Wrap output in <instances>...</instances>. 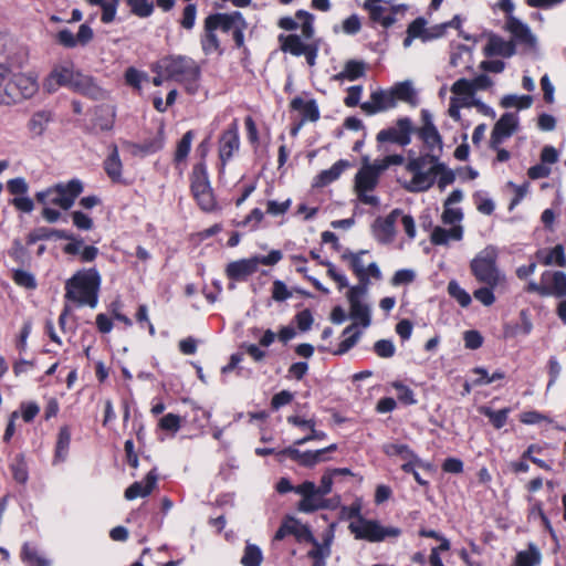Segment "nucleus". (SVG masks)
I'll use <instances>...</instances> for the list:
<instances>
[{
	"label": "nucleus",
	"instance_id": "obj_43",
	"mask_svg": "<svg viewBox=\"0 0 566 566\" xmlns=\"http://www.w3.org/2000/svg\"><path fill=\"white\" fill-rule=\"evenodd\" d=\"M92 6H99L103 9L102 22L111 23L114 21L119 0H86Z\"/></svg>",
	"mask_w": 566,
	"mask_h": 566
},
{
	"label": "nucleus",
	"instance_id": "obj_51",
	"mask_svg": "<svg viewBox=\"0 0 566 566\" xmlns=\"http://www.w3.org/2000/svg\"><path fill=\"white\" fill-rule=\"evenodd\" d=\"M130 11L140 18L149 17L154 11V3L151 0H126Z\"/></svg>",
	"mask_w": 566,
	"mask_h": 566
},
{
	"label": "nucleus",
	"instance_id": "obj_6",
	"mask_svg": "<svg viewBox=\"0 0 566 566\" xmlns=\"http://www.w3.org/2000/svg\"><path fill=\"white\" fill-rule=\"evenodd\" d=\"M83 191V184L78 179H71L67 182H59L35 195L36 200L42 205H54L63 210H69L76 198Z\"/></svg>",
	"mask_w": 566,
	"mask_h": 566
},
{
	"label": "nucleus",
	"instance_id": "obj_16",
	"mask_svg": "<svg viewBox=\"0 0 566 566\" xmlns=\"http://www.w3.org/2000/svg\"><path fill=\"white\" fill-rule=\"evenodd\" d=\"M377 185L378 178L376 177V174L370 167H365L363 165L355 177V191L359 201L364 205L377 206L379 203V199L369 193Z\"/></svg>",
	"mask_w": 566,
	"mask_h": 566
},
{
	"label": "nucleus",
	"instance_id": "obj_40",
	"mask_svg": "<svg viewBox=\"0 0 566 566\" xmlns=\"http://www.w3.org/2000/svg\"><path fill=\"white\" fill-rule=\"evenodd\" d=\"M343 336L345 338L339 343L335 355H343L354 347L360 337V332L356 331V324H352L344 329Z\"/></svg>",
	"mask_w": 566,
	"mask_h": 566
},
{
	"label": "nucleus",
	"instance_id": "obj_64",
	"mask_svg": "<svg viewBox=\"0 0 566 566\" xmlns=\"http://www.w3.org/2000/svg\"><path fill=\"white\" fill-rule=\"evenodd\" d=\"M292 203L291 199H286L285 201L279 202L275 200H269L266 202V212L271 216L277 217L287 212Z\"/></svg>",
	"mask_w": 566,
	"mask_h": 566
},
{
	"label": "nucleus",
	"instance_id": "obj_14",
	"mask_svg": "<svg viewBox=\"0 0 566 566\" xmlns=\"http://www.w3.org/2000/svg\"><path fill=\"white\" fill-rule=\"evenodd\" d=\"M240 149L239 125L233 120L219 137L218 155L220 159V174L226 170V165L234 157Z\"/></svg>",
	"mask_w": 566,
	"mask_h": 566
},
{
	"label": "nucleus",
	"instance_id": "obj_11",
	"mask_svg": "<svg viewBox=\"0 0 566 566\" xmlns=\"http://www.w3.org/2000/svg\"><path fill=\"white\" fill-rule=\"evenodd\" d=\"M206 27L209 29H221L223 32H232L237 46H242L244 42V30L247 22L241 12L216 13L206 18Z\"/></svg>",
	"mask_w": 566,
	"mask_h": 566
},
{
	"label": "nucleus",
	"instance_id": "obj_59",
	"mask_svg": "<svg viewBox=\"0 0 566 566\" xmlns=\"http://www.w3.org/2000/svg\"><path fill=\"white\" fill-rule=\"evenodd\" d=\"M181 418L175 413H167L159 420V428L176 433L180 429Z\"/></svg>",
	"mask_w": 566,
	"mask_h": 566
},
{
	"label": "nucleus",
	"instance_id": "obj_25",
	"mask_svg": "<svg viewBox=\"0 0 566 566\" xmlns=\"http://www.w3.org/2000/svg\"><path fill=\"white\" fill-rule=\"evenodd\" d=\"M258 260L255 256L233 261L227 265L226 273L232 280H244L255 273Z\"/></svg>",
	"mask_w": 566,
	"mask_h": 566
},
{
	"label": "nucleus",
	"instance_id": "obj_61",
	"mask_svg": "<svg viewBox=\"0 0 566 566\" xmlns=\"http://www.w3.org/2000/svg\"><path fill=\"white\" fill-rule=\"evenodd\" d=\"M374 350L381 358H390L396 353V347L390 339H380L374 344Z\"/></svg>",
	"mask_w": 566,
	"mask_h": 566
},
{
	"label": "nucleus",
	"instance_id": "obj_1",
	"mask_svg": "<svg viewBox=\"0 0 566 566\" xmlns=\"http://www.w3.org/2000/svg\"><path fill=\"white\" fill-rule=\"evenodd\" d=\"M497 8L504 13L503 31L510 35V40L497 36V56L511 57L518 51L526 53L537 46L536 35L528 24L514 15L515 6L512 0H500Z\"/></svg>",
	"mask_w": 566,
	"mask_h": 566
},
{
	"label": "nucleus",
	"instance_id": "obj_3",
	"mask_svg": "<svg viewBox=\"0 0 566 566\" xmlns=\"http://www.w3.org/2000/svg\"><path fill=\"white\" fill-rule=\"evenodd\" d=\"M153 71L165 73L166 78L182 84L190 94H196L199 88L200 67L197 62L188 56L170 55L159 60Z\"/></svg>",
	"mask_w": 566,
	"mask_h": 566
},
{
	"label": "nucleus",
	"instance_id": "obj_4",
	"mask_svg": "<svg viewBox=\"0 0 566 566\" xmlns=\"http://www.w3.org/2000/svg\"><path fill=\"white\" fill-rule=\"evenodd\" d=\"M101 276L96 269L76 272L65 284V297L94 308L98 302Z\"/></svg>",
	"mask_w": 566,
	"mask_h": 566
},
{
	"label": "nucleus",
	"instance_id": "obj_50",
	"mask_svg": "<svg viewBox=\"0 0 566 566\" xmlns=\"http://www.w3.org/2000/svg\"><path fill=\"white\" fill-rule=\"evenodd\" d=\"M541 560V554L536 547L531 546L516 555L515 566H535Z\"/></svg>",
	"mask_w": 566,
	"mask_h": 566
},
{
	"label": "nucleus",
	"instance_id": "obj_46",
	"mask_svg": "<svg viewBox=\"0 0 566 566\" xmlns=\"http://www.w3.org/2000/svg\"><path fill=\"white\" fill-rule=\"evenodd\" d=\"M532 102H533V98L530 95L517 96V95L510 94V95L503 96L501 98L500 104L504 108L516 107L517 109H526V108L531 107Z\"/></svg>",
	"mask_w": 566,
	"mask_h": 566
},
{
	"label": "nucleus",
	"instance_id": "obj_5",
	"mask_svg": "<svg viewBox=\"0 0 566 566\" xmlns=\"http://www.w3.org/2000/svg\"><path fill=\"white\" fill-rule=\"evenodd\" d=\"M442 168V163L436 156H419L410 159L406 165V170L410 174V179L403 182L405 189L411 192L426 191L432 187Z\"/></svg>",
	"mask_w": 566,
	"mask_h": 566
},
{
	"label": "nucleus",
	"instance_id": "obj_2",
	"mask_svg": "<svg viewBox=\"0 0 566 566\" xmlns=\"http://www.w3.org/2000/svg\"><path fill=\"white\" fill-rule=\"evenodd\" d=\"M39 91L38 75L32 72L14 73L0 65V105L12 106L32 98Z\"/></svg>",
	"mask_w": 566,
	"mask_h": 566
},
{
	"label": "nucleus",
	"instance_id": "obj_47",
	"mask_svg": "<svg viewBox=\"0 0 566 566\" xmlns=\"http://www.w3.org/2000/svg\"><path fill=\"white\" fill-rule=\"evenodd\" d=\"M463 212L460 208H453L448 205H443V212L441 214V221L444 226L454 227L462 226Z\"/></svg>",
	"mask_w": 566,
	"mask_h": 566
},
{
	"label": "nucleus",
	"instance_id": "obj_36",
	"mask_svg": "<svg viewBox=\"0 0 566 566\" xmlns=\"http://www.w3.org/2000/svg\"><path fill=\"white\" fill-rule=\"evenodd\" d=\"M365 74V63L356 60H349L345 63L344 69L334 75L335 81H355Z\"/></svg>",
	"mask_w": 566,
	"mask_h": 566
},
{
	"label": "nucleus",
	"instance_id": "obj_29",
	"mask_svg": "<svg viewBox=\"0 0 566 566\" xmlns=\"http://www.w3.org/2000/svg\"><path fill=\"white\" fill-rule=\"evenodd\" d=\"M517 112H506L497 119V143L502 138L511 137L518 128Z\"/></svg>",
	"mask_w": 566,
	"mask_h": 566
},
{
	"label": "nucleus",
	"instance_id": "obj_21",
	"mask_svg": "<svg viewBox=\"0 0 566 566\" xmlns=\"http://www.w3.org/2000/svg\"><path fill=\"white\" fill-rule=\"evenodd\" d=\"M70 88L80 94L98 99L103 97L102 88L95 83L92 76L75 70Z\"/></svg>",
	"mask_w": 566,
	"mask_h": 566
},
{
	"label": "nucleus",
	"instance_id": "obj_33",
	"mask_svg": "<svg viewBox=\"0 0 566 566\" xmlns=\"http://www.w3.org/2000/svg\"><path fill=\"white\" fill-rule=\"evenodd\" d=\"M279 41L281 43V50L283 52H289L294 56L303 55L305 50L310 46V44L302 41L301 36L297 34L290 35H280Z\"/></svg>",
	"mask_w": 566,
	"mask_h": 566
},
{
	"label": "nucleus",
	"instance_id": "obj_26",
	"mask_svg": "<svg viewBox=\"0 0 566 566\" xmlns=\"http://www.w3.org/2000/svg\"><path fill=\"white\" fill-rule=\"evenodd\" d=\"M310 528L294 517L284 520L274 535L275 541H282L287 535H295L297 538H307Z\"/></svg>",
	"mask_w": 566,
	"mask_h": 566
},
{
	"label": "nucleus",
	"instance_id": "obj_37",
	"mask_svg": "<svg viewBox=\"0 0 566 566\" xmlns=\"http://www.w3.org/2000/svg\"><path fill=\"white\" fill-rule=\"evenodd\" d=\"M52 119V114L49 111L35 112L28 122V129L33 136H41L48 124Z\"/></svg>",
	"mask_w": 566,
	"mask_h": 566
},
{
	"label": "nucleus",
	"instance_id": "obj_35",
	"mask_svg": "<svg viewBox=\"0 0 566 566\" xmlns=\"http://www.w3.org/2000/svg\"><path fill=\"white\" fill-rule=\"evenodd\" d=\"M336 450H337V444L332 443L326 448L318 449L315 451H303L300 465L305 467V468H313L317 463L327 461V458L325 457V454L328 452H334Z\"/></svg>",
	"mask_w": 566,
	"mask_h": 566
},
{
	"label": "nucleus",
	"instance_id": "obj_22",
	"mask_svg": "<svg viewBox=\"0 0 566 566\" xmlns=\"http://www.w3.org/2000/svg\"><path fill=\"white\" fill-rule=\"evenodd\" d=\"M158 475L155 470L147 473L143 481L134 482L129 485L124 493V496L128 501H133L137 497L148 496L154 489L157 486Z\"/></svg>",
	"mask_w": 566,
	"mask_h": 566
},
{
	"label": "nucleus",
	"instance_id": "obj_39",
	"mask_svg": "<svg viewBox=\"0 0 566 566\" xmlns=\"http://www.w3.org/2000/svg\"><path fill=\"white\" fill-rule=\"evenodd\" d=\"M475 104L474 96L471 95H453L450 98L448 114L454 120H460V109L471 107Z\"/></svg>",
	"mask_w": 566,
	"mask_h": 566
},
{
	"label": "nucleus",
	"instance_id": "obj_41",
	"mask_svg": "<svg viewBox=\"0 0 566 566\" xmlns=\"http://www.w3.org/2000/svg\"><path fill=\"white\" fill-rule=\"evenodd\" d=\"M22 560L31 566H51V562L40 554L36 547L24 544L21 553Z\"/></svg>",
	"mask_w": 566,
	"mask_h": 566
},
{
	"label": "nucleus",
	"instance_id": "obj_30",
	"mask_svg": "<svg viewBox=\"0 0 566 566\" xmlns=\"http://www.w3.org/2000/svg\"><path fill=\"white\" fill-rule=\"evenodd\" d=\"M104 169L114 182L123 181V164L119 158L117 146L113 145L109 155L104 160Z\"/></svg>",
	"mask_w": 566,
	"mask_h": 566
},
{
	"label": "nucleus",
	"instance_id": "obj_52",
	"mask_svg": "<svg viewBox=\"0 0 566 566\" xmlns=\"http://www.w3.org/2000/svg\"><path fill=\"white\" fill-rule=\"evenodd\" d=\"M473 201L478 211L483 214H491L494 210L493 201L485 191H476L473 195Z\"/></svg>",
	"mask_w": 566,
	"mask_h": 566
},
{
	"label": "nucleus",
	"instance_id": "obj_48",
	"mask_svg": "<svg viewBox=\"0 0 566 566\" xmlns=\"http://www.w3.org/2000/svg\"><path fill=\"white\" fill-rule=\"evenodd\" d=\"M382 450L389 457L400 455L402 459H415L418 461V458L411 449L403 443H386L384 444Z\"/></svg>",
	"mask_w": 566,
	"mask_h": 566
},
{
	"label": "nucleus",
	"instance_id": "obj_32",
	"mask_svg": "<svg viewBox=\"0 0 566 566\" xmlns=\"http://www.w3.org/2000/svg\"><path fill=\"white\" fill-rule=\"evenodd\" d=\"M536 258L544 265L556 264L560 268L566 266L565 249L563 244H556L548 251L538 250Z\"/></svg>",
	"mask_w": 566,
	"mask_h": 566
},
{
	"label": "nucleus",
	"instance_id": "obj_19",
	"mask_svg": "<svg viewBox=\"0 0 566 566\" xmlns=\"http://www.w3.org/2000/svg\"><path fill=\"white\" fill-rule=\"evenodd\" d=\"M401 216L400 209H394L386 217H378L371 224L374 238L381 244H389L396 237V223Z\"/></svg>",
	"mask_w": 566,
	"mask_h": 566
},
{
	"label": "nucleus",
	"instance_id": "obj_24",
	"mask_svg": "<svg viewBox=\"0 0 566 566\" xmlns=\"http://www.w3.org/2000/svg\"><path fill=\"white\" fill-rule=\"evenodd\" d=\"M542 281L546 283V296L566 297V274L564 272L555 271L551 273L545 271L542 274Z\"/></svg>",
	"mask_w": 566,
	"mask_h": 566
},
{
	"label": "nucleus",
	"instance_id": "obj_27",
	"mask_svg": "<svg viewBox=\"0 0 566 566\" xmlns=\"http://www.w3.org/2000/svg\"><path fill=\"white\" fill-rule=\"evenodd\" d=\"M394 101L403 102L410 106H417L419 103L418 93L411 81H403L395 84L391 88Z\"/></svg>",
	"mask_w": 566,
	"mask_h": 566
},
{
	"label": "nucleus",
	"instance_id": "obj_34",
	"mask_svg": "<svg viewBox=\"0 0 566 566\" xmlns=\"http://www.w3.org/2000/svg\"><path fill=\"white\" fill-rule=\"evenodd\" d=\"M349 166L346 160L336 161L329 169L323 170L315 179V186L324 187L339 178L343 171Z\"/></svg>",
	"mask_w": 566,
	"mask_h": 566
},
{
	"label": "nucleus",
	"instance_id": "obj_9",
	"mask_svg": "<svg viewBox=\"0 0 566 566\" xmlns=\"http://www.w3.org/2000/svg\"><path fill=\"white\" fill-rule=\"evenodd\" d=\"M350 533L356 539H365L368 542H382L389 537H398L401 530L396 526H382L379 522L367 520L359 516L357 521L348 525Z\"/></svg>",
	"mask_w": 566,
	"mask_h": 566
},
{
	"label": "nucleus",
	"instance_id": "obj_13",
	"mask_svg": "<svg viewBox=\"0 0 566 566\" xmlns=\"http://www.w3.org/2000/svg\"><path fill=\"white\" fill-rule=\"evenodd\" d=\"M470 269L476 281L490 286L495 285V248L486 247L471 261Z\"/></svg>",
	"mask_w": 566,
	"mask_h": 566
},
{
	"label": "nucleus",
	"instance_id": "obj_12",
	"mask_svg": "<svg viewBox=\"0 0 566 566\" xmlns=\"http://www.w3.org/2000/svg\"><path fill=\"white\" fill-rule=\"evenodd\" d=\"M421 126L417 128V135L423 143L428 153L424 156H436L440 160L443 150L442 136L433 123L431 113L428 109L421 111Z\"/></svg>",
	"mask_w": 566,
	"mask_h": 566
},
{
	"label": "nucleus",
	"instance_id": "obj_18",
	"mask_svg": "<svg viewBox=\"0 0 566 566\" xmlns=\"http://www.w3.org/2000/svg\"><path fill=\"white\" fill-rule=\"evenodd\" d=\"M413 125L409 117L398 118L396 125L386 129H381L377 134L379 143H394L400 146H407L411 142Z\"/></svg>",
	"mask_w": 566,
	"mask_h": 566
},
{
	"label": "nucleus",
	"instance_id": "obj_15",
	"mask_svg": "<svg viewBox=\"0 0 566 566\" xmlns=\"http://www.w3.org/2000/svg\"><path fill=\"white\" fill-rule=\"evenodd\" d=\"M368 289L349 287L346 293L349 303V317L363 327H368L371 322L370 307L364 302Z\"/></svg>",
	"mask_w": 566,
	"mask_h": 566
},
{
	"label": "nucleus",
	"instance_id": "obj_23",
	"mask_svg": "<svg viewBox=\"0 0 566 566\" xmlns=\"http://www.w3.org/2000/svg\"><path fill=\"white\" fill-rule=\"evenodd\" d=\"M463 235V226H454L449 228L437 226L431 231L430 241L434 245H448L452 241H461Z\"/></svg>",
	"mask_w": 566,
	"mask_h": 566
},
{
	"label": "nucleus",
	"instance_id": "obj_63",
	"mask_svg": "<svg viewBox=\"0 0 566 566\" xmlns=\"http://www.w3.org/2000/svg\"><path fill=\"white\" fill-rule=\"evenodd\" d=\"M392 387L396 389L397 391V397L398 399L405 403V405H413L416 403V399H415V395H413V391L406 385L401 384V382H394L392 384Z\"/></svg>",
	"mask_w": 566,
	"mask_h": 566
},
{
	"label": "nucleus",
	"instance_id": "obj_54",
	"mask_svg": "<svg viewBox=\"0 0 566 566\" xmlns=\"http://www.w3.org/2000/svg\"><path fill=\"white\" fill-rule=\"evenodd\" d=\"M148 78L145 72H142L135 67H128L125 72V82L127 85L140 90L142 83Z\"/></svg>",
	"mask_w": 566,
	"mask_h": 566
},
{
	"label": "nucleus",
	"instance_id": "obj_8",
	"mask_svg": "<svg viewBox=\"0 0 566 566\" xmlns=\"http://www.w3.org/2000/svg\"><path fill=\"white\" fill-rule=\"evenodd\" d=\"M190 189L203 211L211 212L217 209V200L209 181L206 163L200 161L193 166L190 175Z\"/></svg>",
	"mask_w": 566,
	"mask_h": 566
},
{
	"label": "nucleus",
	"instance_id": "obj_45",
	"mask_svg": "<svg viewBox=\"0 0 566 566\" xmlns=\"http://www.w3.org/2000/svg\"><path fill=\"white\" fill-rule=\"evenodd\" d=\"M193 136H195L193 132L188 130L184 134L181 139L178 142L177 148L175 151V158H174L176 164H180V163L185 161L186 158L188 157L189 151L191 149Z\"/></svg>",
	"mask_w": 566,
	"mask_h": 566
},
{
	"label": "nucleus",
	"instance_id": "obj_44",
	"mask_svg": "<svg viewBox=\"0 0 566 566\" xmlns=\"http://www.w3.org/2000/svg\"><path fill=\"white\" fill-rule=\"evenodd\" d=\"M263 560V554L259 546L247 543L243 555L241 557V564L243 566H261Z\"/></svg>",
	"mask_w": 566,
	"mask_h": 566
},
{
	"label": "nucleus",
	"instance_id": "obj_58",
	"mask_svg": "<svg viewBox=\"0 0 566 566\" xmlns=\"http://www.w3.org/2000/svg\"><path fill=\"white\" fill-rule=\"evenodd\" d=\"M321 264L327 268V275L337 283L339 290L348 286V280L346 275L337 271L332 262L321 261Z\"/></svg>",
	"mask_w": 566,
	"mask_h": 566
},
{
	"label": "nucleus",
	"instance_id": "obj_20",
	"mask_svg": "<svg viewBox=\"0 0 566 566\" xmlns=\"http://www.w3.org/2000/svg\"><path fill=\"white\" fill-rule=\"evenodd\" d=\"M396 107L391 90H378L370 94L367 102L360 104L361 111L367 115H374L380 112Z\"/></svg>",
	"mask_w": 566,
	"mask_h": 566
},
{
	"label": "nucleus",
	"instance_id": "obj_62",
	"mask_svg": "<svg viewBox=\"0 0 566 566\" xmlns=\"http://www.w3.org/2000/svg\"><path fill=\"white\" fill-rule=\"evenodd\" d=\"M13 281L15 284L25 289H35L36 282L34 276L24 270H17L13 273Z\"/></svg>",
	"mask_w": 566,
	"mask_h": 566
},
{
	"label": "nucleus",
	"instance_id": "obj_10",
	"mask_svg": "<svg viewBox=\"0 0 566 566\" xmlns=\"http://www.w3.org/2000/svg\"><path fill=\"white\" fill-rule=\"evenodd\" d=\"M295 493L302 496L297 503V510L302 513L335 509L339 504V496L326 499L316 490V484L312 481H305L296 485Z\"/></svg>",
	"mask_w": 566,
	"mask_h": 566
},
{
	"label": "nucleus",
	"instance_id": "obj_55",
	"mask_svg": "<svg viewBox=\"0 0 566 566\" xmlns=\"http://www.w3.org/2000/svg\"><path fill=\"white\" fill-rule=\"evenodd\" d=\"M407 33L413 35L416 39H420L423 42H428L427 36V21L423 18L415 19L407 29Z\"/></svg>",
	"mask_w": 566,
	"mask_h": 566
},
{
	"label": "nucleus",
	"instance_id": "obj_42",
	"mask_svg": "<svg viewBox=\"0 0 566 566\" xmlns=\"http://www.w3.org/2000/svg\"><path fill=\"white\" fill-rule=\"evenodd\" d=\"M71 443V431L67 426L61 427L55 448V460L64 461Z\"/></svg>",
	"mask_w": 566,
	"mask_h": 566
},
{
	"label": "nucleus",
	"instance_id": "obj_17",
	"mask_svg": "<svg viewBox=\"0 0 566 566\" xmlns=\"http://www.w3.org/2000/svg\"><path fill=\"white\" fill-rule=\"evenodd\" d=\"M75 70L73 62H62L53 65L43 80L44 91L52 94L62 86L70 88Z\"/></svg>",
	"mask_w": 566,
	"mask_h": 566
},
{
	"label": "nucleus",
	"instance_id": "obj_28",
	"mask_svg": "<svg viewBox=\"0 0 566 566\" xmlns=\"http://www.w3.org/2000/svg\"><path fill=\"white\" fill-rule=\"evenodd\" d=\"M291 108L300 112L302 122H316L319 118V109L314 99L305 101L301 96H296L291 102Z\"/></svg>",
	"mask_w": 566,
	"mask_h": 566
},
{
	"label": "nucleus",
	"instance_id": "obj_31",
	"mask_svg": "<svg viewBox=\"0 0 566 566\" xmlns=\"http://www.w3.org/2000/svg\"><path fill=\"white\" fill-rule=\"evenodd\" d=\"M306 541L311 542L314 546L308 552V556L314 559L313 566H325V559L331 554V537L325 539L324 543H319L312 533H308Z\"/></svg>",
	"mask_w": 566,
	"mask_h": 566
},
{
	"label": "nucleus",
	"instance_id": "obj_56",
	"mask_svg": "<svg viewBox=\"0 0 566 566\" xmlns=\"http://www.w3.org/2000/svg\"><path fill=\"white\" fill-rule=\"evenodd\" d=\"M206 34L201 41L202 49L206 53L217 52L220 48L219 39L214 33L216 29H209L205 25Z\"/></svg>",
	"mask_w": 566,
	"mask_h": 566
},
{
	"label": "nucleus",
	"instance_id": "obj_53",
	"mask_svg": "<svg viewBox=\"0 0 566 566\" xmlns=\"http://www.w3.org/2000/svg\"><path fill=\"white\" fill-rule=\"evenodd\" d=\"M296 19L298 20V23L301 24L302 34L305 39H311L314 34V28H313V14L305 10H298L296 12Z\"/></svg>",
	"mask_w": 566,
	"mask_h": 566
},
{
	"label": "nucleus",
	"instance_id": "obj_57",
	"mask_svg": "<svg viewBox=\"0 0 566 566\" xmlns=\"http://www.w3.org/2000/svg\"><path fill=\"white\" fill-rule=\"evenodd\" d=\"M507 187L513 189L514 196L510 201L509 210L512 211L526 196L528 190V182H524L523 185H515L512 181L507 182Z\"/></svg>",
	"mask_w": 566,
	"mask_h": 566
},
{
	"label": "nucleus",
	"instance_id": "obj_49",
	"mask_svg": "<svg viewBox=\"0 0 566 566\" xmlns=\"http://www.w3.org/2000/svg\"><path fill=\"white\" fill-rule=\"evenodd\" d=\"M448 293L450 294L451 297L457 300V302L462 307H467L471 304V295L464 289H462L460 284L454 280L449 282Z\"/></svg>",
	"mask_w": 566,
	"mask_h": 566
},
{
	"label": "nucleus",
	"instance_id": "obj_7",
	"mask_svg": "<svg viewBox=\"0 0 566 566\" xmlns=\"http://www.w3.org/2000/svg\"><path fill=\"white\" fill-rule=\"evenodd\" d=\"M367 256H369L368 250H359L357 252L346 250L342 254V259L348 263L350 270L358 280V284L354 285L353 287L368 289L370 279L379 281L382 277L381 271L377 263L374 261L367 262Z\"/></svg>",
	"mask_w": 566,
	"mask_h": 566
},
{
	"label": "nucleus",
	"instance_id": "obj_60",
	"mask_svg": "<svg viewBox=\"0 0 566 566\" xmlns=\"http://www.w3.org/2000/svg\"><path fill=\"white\" fill-rule=\"evenodd\" d=\"M451 92L453 95L474 96L476 90L474 87V84L471 81H469L467 78H460L453 83V85L451 86Z\"/></svg>",
	"mask_w": 566,
	"mask_h": 566
},
{
	"label": "nucleus",
	"instance_id": "obj_38",
	"mask_svg": "<svg viewBox=\"0 0 566 566\" xmlns=\"http://www.w3.org/2000/svg\"><path fill=\"white\" fill-rule=\"evenodd\" d=\"M384 0H366L364 8L369 12L370 19L380 22L382 25L388 27L392 23V18L386 17V9L381 6Z\"/></svg>",
	"mask_w": 566,
	"mask_h": 566
}]
</instances>
